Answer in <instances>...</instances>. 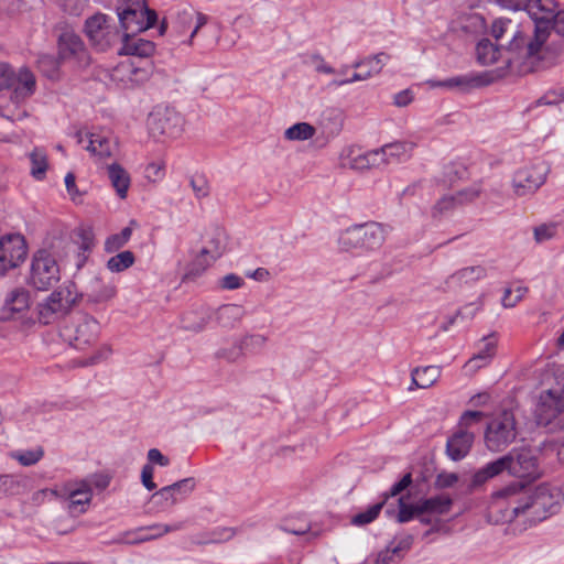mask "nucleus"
<instances>
[{"instance_id": "f3484780", "label": "nucleus", "mask_w": 564, "mask_h": 564, "mask_svg": "<svg viewBox=\"0 0 564 564\" xmlns=\"http://www.w3.org/2000/svg\"><path fill=\"white\" fill-rule=\"evenodd\" d=\"M432 88H446L449 90H457L460 93H468L471 89L486 86L488 80L485 76L476 73H469L446 78L444 80H429Z\"/></svg>"}, {"instance_id": "5fc2aeb1", "label": "nucleus", "mask_w": 564, "mask_h": 564, "mask_svg": "<svg viewBox=\"0 0 564 564\" xmlns=\"http://www.w3.org/2000/svg\"><path fill=\"white\" fill-rule=\"evenodd\" d=\"M15 84V73L6 63H0V90L9 89Z\"/></svg>"}, {"instance_id": "a878e982", "label": "nucleus", "mask_w": 564, "mask_h": 564, "mask_svg": "<svg viewBox=\"0 0 564 564\" xmlns=\"http://www.w3.org/2000/svg\"><path fill=\"white\" fill-rule=\"evenodd\" d=\"M107 172L117 195L120 198H126L131 183L129 173L119 163L108 165Z\"/></svg>"}, {"instance_id": "e433bc0d", "label": "nucleus", "mask_w": 564, "mask_h": 564, "mask_svg": "<svg viewBox=\"0 0 564 564\" xmlns=\"http://www.w3.org/2000/svg\"><path fill=\"white\" fill-rule=\"evenodd\" d=\"M316 129L307 122H297L284 131V138L289 141H306L312 139Z\"/></svg>"}, {"instance_id": "09e8293b", "label": "nucleus", "mask_w": 564, "mask_h": 564, "mask_svg": "<svg viewBox=\"0 0 564 564\" xmlns=\"http://www.w3.org/2000/svg\"><path fill=\"white\" fill-rule=\"evenodd\" d=\"M44 455V452L41 447L35 449L21 451L13 455V457L22 465V466H32L36 464Z\"/></svg>"}, {"instance_id": "423d86ee", "label": "nucleus", "mask_w": 564, "mask_h": 564, "mask_svg": "<svg viewBox=\"0 0 564 564\" xmlns=\"http://www.w3.org/2000/svg\"><path fill=\"white\" fill-rule=\"evenodd\" d=\"M520 435L519 422L512 410L496 413L486 424L484 442L488 451L500 453L514 443Z\"/></svg>"}, {"instance_id": "bb28decb", "label": "nucleus", "mask_w": 564, "mask_h": 564, "mask_svg": "<svg viewBox=\"0 0 564 564\" xmlns=\"http://www.w3.org/2000/svg\"><path fill=\"white\" fill-rule=\"evenodd\" d=\"M414 144L405 141H395L382 145L386 163H399L410 159Z\"/></svg>"}, {"instance_id": "4468645a", "label": "nucleus", "mask_w": 564, "mask_h": 564, "mask_svg": "<svg viewBox=\"0 0 564 564\" xmlns=\"http://www.w3.org/2000/svg\"><path fill=\"white\" fill-rule=\"evenodd\" d=\"M195 486L196 481L193 477L184 478L155 491L151 496V501L162 509L172 507L189 496Z\"/></svg>"}, {"instance_id": "6e6552de", "label": "nucleus", "mask_w": 564, "mask_h": 564, "mask_svg": "<svg viewBox=\"0 0 564 564\" xmlns=\"http://www.w3.org/2000/svg\"><path fill=\"white\" fill-rule=\"evenodd\" d=\"M535 421L547 433L564 432V395L553 389L542 393L535 409Z\"/></svg>"}, {"instance_id": "de8ad7c7", "label": "nucleus", "mask_w": 564, "mask_h": 564, "mask_svg": "<svg viewBox=\"0 0 564 564\" xmlns=\"http://www.w3.org/2000/svg\"><path fill=\"white\" fill-rule=\"evenodd\" d=\"M459 205L453 195H445L440 198L432 208L433 218H438L454 210Z\"/></svg>"}, {"instance_id": "ea45409f", "label": "nucleus", "mask_w": 564, "mask_h": 564, "mask_svg": "<svg viewBox=\"0 0 564 564\" xmlns=\"http://www.w3.org/2000/svg\"><path fill=\"white\" fill-rule=\"evenodd\" d=\"M398 506L399 510L395 519L399 523H406L417 518V514L422 513L419 500L415 503H409L405 501V497L401 496L398 499Z\"/></svg>"}, {"instance_id": "2eb2a0df", "label": "nucleus", "mask_w": 564, "mask_h": 564, "mask_svg": "<svg viewBox=\"0 0 564 564\" xmlns=\"http://www.w3.org/2000/svg\"><path fill=\"white\" fill-rule=\"evenodd\" d=\"M126 6H120L117 8L118 18L121 28L123 29V34L134 35L139 32L144 31V26H142V21L144 18L143 9L141 8L140 0H121Z\"/></svg>"}, {"instance_id": "ddd939ff", "label": "nucleus", "mask_w": 564, "mask_h": 564, "mask_svg": "<svg viewBox=\"0 0 564 564\" xmlns=\"http://www.w3.org/2000/svg\"><path fill=\"white\" fill-rule=\"evenodd\" d=\"M547 166L544 163H536L520 169L513 176V189L518 196H525L535 193L545 182Z\"/></svg>"}, {"instance_id": "49530a36", "label": "nucleus", "mask_w": 564, "mask_h": 564, "mask_svg": "<svg viewBox=\"0 0 564 564\" xmlns=\"http://www.w3.org/2000/svg\"><path fill=\"white\" fill-rule=\"evenodd\" d=\"M267 337L261 334H251L243 336L239 343L243 351L256 354L267 344Z\"/></svg>"}, {"instance_id": "c03bdc74", "label": "nucleus", "mask_w": 564, "mask_h": 564, "mask_svg": "<svg viewBox=\"0 0 564 564\" xmlns=\"http://www.w3.org/2000/svg\"><path fill=\"white\" fill-rule=\"evenodd\" d=\"M356 162L360 167H367V169L380 166L381 164H387L386 155H383L382 147L380 149H376V150L365 153L364 155H360L356 160Z\"/></svg>"}, {"instance_id": "e2e57ef3", "label": "nucleus", "mask_w": 564, "mask_h": 564, "mask_svg": "<svg viewBox=\"0 0 564 564\" xmlns=\"http://www.w3.org/2000/svg\"><path fill=\"white\" fill-rule=\"evenodd\" d=\"M311 62L314 65V68L317 73H323L327 75L336 73V69L328 65L323 58V56L317 53L311 56Z\"/></svg>"}, {"instance_id": "052dcab7", "label": "nucleus", "mask_w": 564, "mask_h": 564, "mask_svg": "<svg viewBox=\"0 0 564 564\" xmlns=\"http://www.w3.org/2000/svg\"><path fill=\"white\" fill-rule=\"evenodd\" d=\"M556 227L554 225H540L534 228V239L536 242H543L554 237Z\"/></svg>"}, {"instance_id": "bf43d9fd", "label": "nucleus", "mask_w": 564, "mask_h": 564, "mask_svg": "<svg viewBox=\"0 0 564 564\" xmlns=\"http://www.w3.org/2000/svg\"><path fill=\"white\" fill-rule=\"evenodd\" d=\"M242 355H243V349L241 348L240 343H237L236 345H234L230 348L220 349L217 352V356L219 358L226 359L229 362H235V361L239 360Z\"/></svg>"}, {"instance_id": "dca6fc26", "label": "nucleus", "mask_w": 564, "mask_h": 564, "mask_svg": "<svg viewBox=\"0 0 564 564\" xmlns=\"http://www.w3.org/2000/svg\"><path fill=\"white\" fill-rule=\"evenodd\" d=\"M85 33L100 51H106L110 46L111 26L106 14L96 13L89 17L85 22Z\"/></svg>"}, {"instance_id": "680f3d73", "label": "nucleus", "mask_w": 564, "mask_h": 564, "mask_svg": "<svg viewBox=\"0 0 564 564\" xmlns=\"http://www.w3.org/2000/svg\"><path fill=\"white\" fill-rule=\"evenodd\" d=\"M80 238L79 249L84 252H90L94 247V232L90 228H82L78 234Z\"/></svg>"}, {"instance_id": "9b49d317", "label": "nucleus", "mask_w": 564, "mask_h": 564, "mask_svg": "<svg viewBox=\"0 0 564 564\" xmlns=\"http://www.w3.org/2000/svg\"><path fill=\"white\" fill-rule=\"evenodd\" d=\"M28 254L25 239L20 234H9L0 238V278L10 269L18 268Z\"/></svg>"}, {"instance_id": "603ef678", "label": "nucleus", "mask_w": 564, "mask_h": 564, "mask_svg": "<svg viewBox=\"0 0 564 564\" xmlns=\"http://www.w3.org/2000/svg\"><path fill=\"white\" fill-rule=\"evenodd\" d=\"M189 184L197 198H203L209 195V185L204 175L192 176Z\"/></svg>"}, {"instance_id": "774afa93", "label": "nucleus", "mask_w": 564, "mask_h": 564, "mask_svg": "<svg viewBox=\"0 0 564 564\" xmlns=\"http://www.w3.org/2000/svg\"><path fill=\"white\" fill-rule=\"evenodd\" d=\"M551 30L564 37V10L556 11L555 17L552 18Z\"/></svg>"}, {"instance_id": "13d9d810", "label": "nucleus", "mask_w": 564, "mask_h": 564, "mask_svg": "<svg viewBox=\"0 0 564 564\" xmlns=\"http://www.w3.org/2000/svg\"><path fill=\"white\" fill-rule=\"evenodd\" d=\"M512 26L513 23L511 20L498 19L492 23L491 34L497 41H499L502 39L503 34L507 33Z\"/></svg>"}, {"instance_id": "58836bf2", "label": "nucleus", "mask_w": 564, "mask_h": 564, "mask_svg": "<svg viewBox=\"0 0 564 564\" xmlns=\"http://www.w3.org/2000/svg\"><path fill=\"white\" fill-rule=\"evenodd\" d=\"M134 262V253L130 250H124L111 257L107 261L106 267L110 272L119 273L132 267Z\"/></svg>"}, {"instance_id": "412c9836", "label": "nucleus", "mask_w": 564, "mask_h": 564, "mask_svg": "<svg viewBox=\"0 0 564 564\" xmlns=\"http://www.w3.org/2000/svg\"><path fill=\"white\" fill-rule=\"evenodd\" d=\"M116 292L117 290L113 284L106 283L100 276H95L89 282L85 296L88 303L100 304L111 300Z\"/></svg>"}, {"instance_id": "a19ab883", "label": "nucleus", "mask_w": 564, "mask_h": 564, "mask_svg": "<svg viewBox=\"0 0 564 564\" xmlns=\"http://www.w3.org/2000/svg\"><path fill=\"white\" fill-rule=\"evenodd\" d=\"M87 138L88 144L85 145L86 150L99 156H109L111 154L110 142L106 137L90 133Z\"/></svg>"}, {"instance_id": "3c124183", "label": "nucleus", "mask_w": 564, "mask_h": 564, "mask_svg": "<svg viewBox=\"0 0 564 564\" xmlns=\"http://www.w3.org/2000/svg\"><path fill=\"white\" fill-rule=\"evenodd\" d=\"M412 484V474L406 473L398 482H395L389 491L382 494V500L384 503L392 497L399 496Z\"/></svg>"}, {"instance_id": "8fccbe9b", "label": "nucleus", "mask_w": 564, "mask_h": 564, "mask_svg": "<svg viewBox=\"0 0 564 564\" xmlns=\"http://www.w3.org/2000/svg\"><path fill=\"white\" fill-rule=\"evenodd\" d=\"M20 480L11 475L0 476V496L2 495H17L20 492Z\"/></svg>"}, {"instance_id": "338daca9", "label": "nucleus", "mask_w": 564, "mask_h": 564, "mask_svg": "<svg viewBox=\"0 0 564 564\" xmlns=\"http://www.w3.org/2000/svg\"><path fill=\"white\" fill-rule=\"evenodd\" d=\"M126 245V241H123L118 234H113L106 239L104 249L107 253H113Z\"/></svg>"}, {"instance_id": "cd10ccee", "label": "nucleus", "mask_w": 564, "mask_h": 564, "mask_svg": "<svg viewBox=\"0 0 564 564\" xmlns=\"http://www.w3.org/2000/svg\"><path fill=\"white\" fill-rule=\"evenodd\" d=\"M486 276V269L481 265H473L458 270L446 281L447 284H469Z\"/></svg>"}, {"instance_id": "0e129e2a", "label": "nucleus", "mask_w": 564, "mask_h": 564, "mask_svg": "<svg viewBox=\"0 0 564 564\" xmlns=\"http://www.w3.org/2000/svg\"><path fill=\"white\" fill-rule=\"evenodd\" d=\"M153 473H154V468L151 464H145L142 467L141 481H142V485L149 491H152L156 488V484L153 481Z\"/></svg>"}, {"instance_id": "37998d69", "label": "nucleus", "mask_w": 564, "mask_h": 564, "mask_svg": "<svg viewBox=\"0 0 564 564\" xmlns=\"http://www.w3.org/2000/svg\"><path fill=\"white\" fill-rule=\"evenodd\" d=\"M59 57L53 55H41L37 59L40 70L48 78L54 79L58 77Z\"/></svg>"}, {"instance_id": "aec40b11", "label": "nucleus", "mask_w": 564, "mask_h": 564, "mask_svg": "<svg viewBox=\"0 0 564 564\" xmlns=\"http://www.w3.org/2000/svg\"><path fill=\"white\" fill-rule=\"evenodd\" d=\"M155 50V45L153 42L137 39L134 35L123 34L122 36V47L120 50V54L131 55L139 58H149Z\"/></svg>"}, {"instance_id": "9d476101", "label": "nucleus", "mask_w": 564, "mask_h": 564, "mask_svg": "<svg viewBox=\"0 0 564 564\" xmlns=\"http://www.w3.org/2000/svg\"><path fill=\"white\" fill-rule=\"evenodd\" d=\"M75 303L76 295H73L68 286L58 288L39 304L40 323L43 325L53 323L59 315L67 313Z\"/></svg>"}, {"instance_id": "1a4fd4ad", "label": "nucleus", "mask_w": 564, "mask_h": 564, "mask_svg": "<svg viewBox=\"0 0 564 564\" xmlns=\"http://www.w3.org/2000/svg\"><path fill=\"white\" fill-rule=\"evenodd\" d=\"M99 334L98 321L87 314H80L68 322L62 329L61 336L76 349H85L93 345Z\"/></svg>"}, {"instance_id": "f8f14e48", "label": "nucleus", "mask_w": 564, "mask_h": 564, "mask_svg": "<svg viewBox=\"0 0 564 564\" xmlns=\"http://www.w3.org/2000/svg\"><path fill=\"white\" fill-rule=\"evenodd\" d=\"M183 123L182 115L170 108L155 111L148 119L150 134L155 139L177 138L183 131Z\"/></svg>"}, {"instance_id": "393cba45", "label": "nucleus", "mask_w": 564, "mask_h": 564, "mask_svg": "<svg viewBox=\"0 0 564 564\" xmlns=\"http://www.w3.org/2000/svg\"><path fill=\"white\" fill-rule=\"evenodd\" d=\"M422 513L433 516L447 514L453 507V499L448 495H436L419 500Z\"/></svg>"}, {"instance_id": "69168bd1", "label": "nucleus", "mask_w": 564, "mask_h": 564, "mask_svg": "<svg viewBox=\"0 0 564 564\" xmlns=\"http://www.w3.org/2000/svg\"><path fill=\"white\" fill-rule=\"evenodd\" d=\"M242 283H243V280L241 276H239L235 273H229L220 280L219 285L221 289H225V290H236V289H239L242 285Z\"/></svg>"}, {"instance_id": "6ab92c4d", "label": "nucleus", "mask_w": 564, "mask_h": 564, "mask_svg": "<svg viewBox=\"0 0 564 564\" xmlns=\"http://www.w3.org/2000/svg\"><path fill=\"white\" fill-rule=\"evenodd\" d=\"M86 55L84 43L82 39L74 32H63L58 39V57L61 59H68L77 57L83 59Z\"/></svg>"}, {"instance_id": "4be33fe9", "label": "nucleus", "mask_w": 564, "mask_h": 564, "mask_svg": "<svg viewBox=\"0 0 564 564\" xmlns=\"http://www.w3.org/2000/svg\"><path fill=\"white\" fill-rule=\"evenodd\" d=\"M245 315V308L238 304H225L219 306L215 312L217 324L228 329L236 327Z\"/></svg>"}, {"instance_id": "f704fd0d", "label": "nucleus", "mask_w": 564, "mask_h": 564, "mask_svg": "<svg viewBox=\"0 0 564 564\" xmlns=\"http://www.w3.org/2000/svg\"><path fill=\"white\" fill-rule=\"evenodd\" d=\"M29 304L30 293L24 288H17L12 290L6 299V306L15 313L23 312L29 307Z\"/></svg>"}, {"instance_id": "39448f33", "label": "nucleus", "mask_w": 564, "mask_h": 564, "mask_svg": "<svg viewBox=\"0 0 564 564\" xmlns=\"http://www.w3.org/2000/svg\"><path fill=\"white\" fill-rule=\"evenodd\" d=\"M391 230V226L387 224L367 221L345 229L338 242L345 251L371 252L381 248Z\"/></svg>"}, {"instance_id": "c756f323", "label": "nucleus", "mask_w": 564, "mask_h": 564, "mask_svg": "<svg viewBox=\"0 0 564 564\" xmlns=\"http://www.w3.org/2000/svg\"><path fill=\"white\" fill-rule=\"evenodd\" d=\"M457 25L467 35H478L486 30V21L478 13H468L459 17Z\"/></svg>"}, {"instance_id": "f03ea898", "label": "nucleus", "mask_w": 564, "mask_h": 564, "mask_svg": "<svg viewBox=\"0 0 564 564\" xmlns=\"http://www.w3.org/2000/svg\"><path fill=\"white\" fill-rule=\"evenodd\" d=\"M500 457L505 460V471L519 480L494 491L491 497L495 500L516 497L542 476L535 449L529 446L514 447Z\"/></svg>"}, {"instance_id": "79ce46f5", "label": "nucleus", "mask_w": 564, "mask_h": 564, "mask_svg": "<svg viewBox=\"0 0 564 564\" xmlns=\"http://www.w3.org/2000/svg\"><path fill=\"white\" fill-rule=\"evenodd\" d=\"M383 506H384V501H380V502H377V503L370 506L367 510L355 514L351 518V521H350L351 524H354L356 527H364L366 524L371 523L379 517Z\"/></svg>"}, {"instance_id": "5701e85b", "label": "nucleus", "mask_w": 564, "mask_h": 564, "mask_svg": "<svg viewBox=\"0 0 564 564\" xmlns=\"http://www.w3.org/2000/svg\"><path fill=\"white\" fill-rule=\"evenodd\" d=\"M505 460L501 457L487 463L485 466L474 473L469 489L474 490L485 485L488 480L501 475L505 471Z\"/></svg>"}, {"instance_id": "2f4dec72", "label": "nucleus", "mask_w": 564, "mask_h": 564, "mask_svg": "<svg viewBox=\"0 0 564 564\" xmlns=\"http://www.w3.org/2000/svg\"><path fill=\"white\" fill-rule=\"evenodd\" d=\"M389 59H390V55L388 53L380 52L376 55L367 56V57L356 61L351 65V67L355 69H358L364 66H367L368 70L366 73H369V78H370L373 75H378L382 70L383 66L386 65V63Z\"/></svg>"}, {"instance_id": "6e6d98bb", "label": "nucleus", "mask_w": 564, "mask_h": 564, "mask_svg": "<svg viewBox=\"0 0 564 564\" xmlns=\"http://www.w3.org/2000/svg\"><path fill=\"white\" fill-rule=\"evenodd\" d=\"M459 477L456 473L441 471L436 475L434 486L437 489H446L453 487Z\"/></svg>"}, {"instance_id": "7c9ffc66", "label": "nucleus", "mask_w": 564, "mask_h": 564, "mask_svg": "<svg viewBox=\"0 0 564 564\" xmlns=\"http://www.w3.org/2000/svg\"><path fill=\"white\" fill-rule=\"evenodd\" d=\"M415 387L426 389L433 386L441 376V368L438 366H426L423 368H415L412 371Z\"/></svg>"}, {"instance_id": "7ed1b4c3", "label": "nucleus", "mask_w": 564, "mask_h": 564, "mask_svg": "<svg viewBox=\"0 0 564 564\" xmlns=\"http://www.w3.org/2000/svg\"><path fill=\"white\" fill-rule=\"evenodd\" d=\"M507 499L514 517L527 514L531 521L540 522L560 511L564 495L558 488L543 484L532 492L524 489Z\"/></svg>"}, {"instance_id": "72a5a7b5", "label": "nucleus", "mask_w": 564, "mask_h": 564, "mask_svg": "<svg viewBox=\"0 0 564 564\" xmlns=\"http://www.w3.org/2000/svg\"><path fill=\"white\" fill-rule=\"evenodd\" d=\"M477 59L482 65H490L498 61L500 50L488 39H482L476 47Z\"/></svg>"}, {"instance_id": "473e14b6", "label": "nucleus", "mask_w": 564, "mask_h": 564, "mask_svg": "<svg viewBox=\"0 0 564 564\" xmlns=\"http://www.w3.org/2000/svg\"><path fill=\"white\" fill-rule=\"evenodd\" d=\"M30 162H31V170H30L31 175L37 181L44 180L45 175H46L47 167H48L47 155H46L45 151L43 149L35 148L30 153Z\"/></svg>"}, {"instance_id": "f257e3e1", "label": "nucleus", "mask_w": 564, "mask_h": 564, "mask_svg": "<svg viewBox=\"0 0 564 564\" xmlns=\"http://www.w3.org/2000/svg\"><path fill=\"white\" fill-rule=\"evenodd\" d=\"M525 11L534 22L533 36L528 37L522 31L516 30L506 48L508 67L519 75L538 72L544 67L543 46L550 35L557 3L554 0H529Z\"/></svg>"}, {"instance_id": "4d7b16f0", "label": "nucleus", "mask_w": 564, "mask_h": 564, "mask_svg": "<svg viewBox=\"0 0 564 564\" xmlns=\"http://www.w3.org/2000/svg\"><path fill=\"white\" fill-rule=\"evenodd\" d=\"M62 10L70 15H79L86 0H56Z\"/></svg>"}, {"instance_id": "864d4df0", "label": "nucleus", "mask_w": 564, "mask_h": 564, "mask_svg": "<svg viewBox=\"0 0 564 564\" xmlns=\"http://www.w3.org/2000/svg\"><path fill=\"white\" fill-rule=\"evenodd\" d=\"M480 192H481L480 186L479 185H474L471 187L458 191L453 196L455 197L457 204L460 206V205H464L466 203H470L474 199H476L479 196Z\"/></svg>"}, {"instance_id": "4c0bfd02", "label": "nucleus", "mask_w": 564, "mask_h": 564, "mask_svg": "<svg viewBox=\"0 0 564 564\" xmlns=\"http://www.w3.org/2000/svg\"><path fill=\"white\" fill-rule=\"evenodd\" d=\"M69 511H76L78 506L89 503L91 500V490L87 481H82L79 487L69 489Z\"/></svg>"}, {"instance_id": "a18cd8bd", "label": "nucleus", "mask_w": 564, "mask_h": 564, "mask_svg": "<svg viewBox=\"0 0 564 564\" xmlns=\"http://www.w3.org/2000/svg\"><path fill=\"white\" fill-rule=\"evenodd\" d=\"M226 250L225 236L223 232H217L208 241V247L202 249L203 254H209L212 260H216L221 257Z\"/></svg>"}, {"instance_id": "b1692460", "label": "nucleus", "mask_w": 564, "mask_h": 564, "mask_svg": "<svg viewBox=\"0 0 564 564\" xmlns=\"http://www.w3.org/2000/svg\"><path fill=\"white\" fill-rule=\"evenodd\" d=\"M497 341L494 335L485 336L481 339V347L465 365L466 368L477 370L485 367L496 352Z\"/></svg>"}, {"instance_id": "c85d7f7f", "label": "nucleus", "mask_w": 564, "mask_h": 564, "mask_svg": "<svg viewBox=\"0 0 564 564\" xmlns=\"http://www.w3.org/2000/svg\"><path fill=\"white\" fill-rule=\"evenodd\" d=\"M35 77L29 68H21L15 75V84L11 87L18 97H29L35 90Z\"/></svg>"}, {"instance_id": "a211bd4d", "label": "nucleus", "mask_w": 564, "mask_h": 564, "mask_svg": "<svg viewBox=\"0 0 564 564\" xmlns=\"http://www.w3.org/2000/svg\"><path fill=\"white\" fill-rule=\"evenodd\" d=\"M182 528V523L173 525L158 523L149 527H141L134 531H127L122 533L118 541L130 544L142 543L158 539L169 532L181 530Z\"/></svg>"}, {"instance_id": "20e7f679", "label": "nucleus", "mask_w": 564, "mask_h": 564, "mask_svg": "<svg viewBox=\"0 0 564 564\" xmlns=\"http://www.w3.org/2000/svg\"><path fill=\"white\" fill-rule=\"evenodd\" d=\"M67 246L70 243L62 239H54L47 246L33 252L25 280L26 284L37 291H48L54 288L61 280L58 250Z\"/></svg>"}, {"instance_id": "c9c22d12", "label": "nucleus", "mask_w": 564, "mask_h": 564, "mask_svg": "<svg viewBox=\"0 0 564 564\" xmlns=\"http://www.w3.org/2000/svg\"><path fill=\"white\" fill-rule=\"evenodd\" d=\"M209 254H203L202 252L187 265L186 272L183 276V281H194L200 276L206 269L214 262Z\"/></svg>"}, {"instance_id": "0eeeda50", "label": "nucleus", "mask_w": 564, "mask_h": 564, "mask_svg": "<svg viewBox=\"0 0 564 564\" xmlns=\"http://www.w3.org/2000/svg\"><path fill=\"white\" fill-rule=\"evenodd\" d=\"M486 414L481 411H465L458 421L456 431L447 438L446 454L454 460L459 462L465 458L474 444V427L479 425Z\"/></svg>"}]
</instances>
